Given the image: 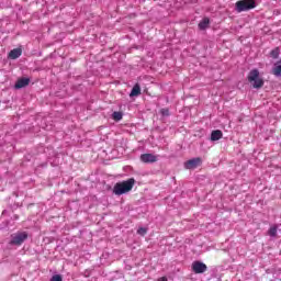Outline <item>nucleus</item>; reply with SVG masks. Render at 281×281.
Instances as JSON below:
<instances>
[{
    "label": "nucleus",
    "instance_id": "1",
    "mask_svg": "<svg viewBox=\"0 0 281 281\" xmlns=\"http://www.w3.org/2000/svg\"><path fill=\"white\" fill-rule=\"evenodd\" d=\"M133 186H135V179L130 178L123 182H117L114 184L113 194L116 196H122V194H126L133 190Z\"/></svg>",
    "mask_w": 281,
    "mask_h": 281
},
{
    "label": "nucleus",
    "instance_id": "2",
    "mask_svg": "<svg viewBox=\"0 0 281 281\" xmlns=\"http://www.w3.org/2000/svg\"><path fill=\"white\" fill-rule=\"evenodd\" d=\"M248 81L252 82L254 89H262L265 87V80L260 79L258 69H254L248 74Z\"/></svg>",
    "mask_w": 281,
    "mask_h": 281
},
{
    "label": "nucleus",
    "instance_id": "3",
    "mask_svg": "<svg viewBox=\"0 0 281 281\" xmlns=\"http://www.w3.org/2000/svg\"><path fill=\"white\" fill-rule=\"evenodd\" d=\"M256 8V0H239L235 3L236 12H248Z\"/></svg>",
    "mask_w": 281,
    "mask_h": 281
},
{
    "label": "nucleus",
    "instance_id": "4",
    "mask_svg": "<svg viewBox=\"0 0 281 281\" xmlns=\"http://www.w3.org/2000/svg\"><path fill=\"white\" fill-rule=\"evenodd\" d=\"M25 240H27V233L25 232L16 233L15 235L12 236L10 245L21 246L23 245V243H25Z\"/></svg>",
    "mask_w": 281,
    "mask_h": 281
},
{
    "label": "nucleus",
    "instance_id": "5",
    "mask_svg": "<svg viewBox=\"0 0 281 281\" xmlns=\"http://www.w3.org/2000/svg\"><path fill=\"white\" fill-rule=\"evenodd\" d=\"M202 162H203V160L201 158L196 157V158L186 161L184 168H186V170H194L195 168H199V166H201Z\"/></svg>",
    "mask_w": 281,
    "mask_h": 281
},
{
    "label": "nucleus",
    "instance_id": "6",
    "mask_svg": "<svg viewBox=\"0 0 281 281\" xmlns=\"http://www.w3.org/2000/svg\"><path fill=\"white\" fill-rule=\"evenodd\" d=\"M192 271L195 273H205L207 271V266L201 261H193Z\"/></svg>",
    "mask_w": 281,
    "mask_h": 281
},
{
    "label": "nucleus",
    "instance_id": "7",
    "mask_svg": "<svg viewBox=\"0 0 281 281\" xmlns=\"http://www.w3.org/2000/svg\"><path fill=\"white\" fill-rule=\"evenodd\" d=\"M157 156L153 154L140 155V161H143V164H155L157 162Z\"/></svg>",
    "mask_w": 281,
    "mask_h": 281
},
{
    "label": "nucleus",
    "instance_id": "8",
    "mask_svg": "<svg viewBox=\"0 0 281 281\" xmlns=\"http://www.w3.org/2000/svg\"><path fill=\"white\" fill-rule=\"evenodd\" d=\"M30 85V78H20L14 85L15 89H23Z\"/></svg>",
    "mask_w": 281,
    "mask_h": 281
},
{
    "label": "nucleus",
    "instance_id": "9",
    "mask_svg": "<svg viewBox=\"0 0 281 281\" xmlns=\"http://www.w3.org/2000/svg\"><path fill=\"white\" fill-rule=\"evenodd\" d=\"M22 54H23V49L14 48V49L10 50L9 58H11V60H16V58H21Z\"/></svg>",
    "mask_w": 281,
    "mask_h": 281
},
{
    "label": "nucleus",
    "instance_id": "10",
    "mask_svg": "<svg viewBox=\"0 0 281 281\" xmlns=\"http://www.w3.org/2000/svg\"><path fill=\"white\" fill-rule=\"evenodd\" d=\"M223 138V132L221 130H215L211 133V142H218Z\"/></svg>",
    "mask_w": 281,
    "mask_h": 281
},
{
    "label": "nucleus",
    "instance_id": "11",
    "mask_svg": "<svg viewBox=\"0 0 281 281\" xmlns=\"http://www.w3.org/2000/svg\"><path fill=\"white\" fill-rule=\"evenodd\" d=\"M137 95H142V88L139 87V83H136L131 93H130V98H137Z\"/></svg>",
    "mask_w": 281,
    "mask_h": 281
},
{
    "label": "nucleus",
    "instance_id": "12",
    "mask_svg": "<svg viewBox=\"0 0 281 281\" xmlns=\"http://www.w3.org/2000/svg\"><path fill=\"white\" fill-rule=\"evenodd\" d=\"M199 30H207L210 27V18H203L198 24Z\"/></svg>",
    "mask_w": 281,
    "mask_h": 281
},
{
    "label": "nucleus",
    "instance_id": "13",
    "mask_svg": "<svg viewBox=\"0 0 281 281\" xmlns=\"http://www.w3.org/2000/svg\"><path fill=\"white\" fill-rule=\"evenodd\" d=\"M123 117L122 112H113L112 114V119L114 120V122H120Z\"/></svg>",
    "mask_w": 281,
    "mask_h": 281
},
{
    "label": "nucleus",
    "instance_id": "14",
    "mask_svg": "<svg viewBox=\"0 0 281 281\" xmlns=\"http://www.w3.org/2000/svg\"><path fill=\"white\" fill-rule=\"evenodd\" d=\"M270 56L271 58H278V56H280V48H274L270 52Z\"/></svg>",
    "mask_w": 281,
    "mask_h": 281
},
{
    "label": "nucleus",
    "instance_id": "15",
    "mask_svg": "<svg viewBox=\"0 0 281 281\" xmlns=\"http://www.w3.org/2000/svg\"><path fill=\"white\" fill-rule=\"evenodd\" d=\"M272 74H273V76L280 77L281 76V65L274 67L272 69Z\"/></svg>",
    "mask_w": 281,
    "mask_h": 281
},
{
    "label": "nucleus",
    "instance_id": "16",
    "mask_svg": "<svg viewBox=\"0 0 281 281\" xmlns=\"http://www.w3.org/2000/svg\"><path fill=\"white\" fill-rule=\"evenodd\" d=\"M269 236H277L278 235V227L273 226L270 227V229L268 231Z\"/></svg>",
    "mask_w": 281,
    "mask_h": 281
},
{
    "label": "nucleus",
    "instance_id": "17",
    "mask_svg": "<svg viewBox=\"0 0 281 281\" xmlns=\"http://www.w3.org/2000/svg\"><path fill=\"white\" fill-rule=\"evenodd\" d=\"M147 233H148V229H146L145 227H139V228L137 229V234H138L139 236H146Z\"/></svg>",
    "mask_w": 281,
    "mask_h": 281
},
{
    "label": "nucleus",
    "instance_id": "18",
    "mask_svg": "<svg viewBox=\"0 0 281 281\" xmlns=\"http://www.w3.org/2000/svg\"><path fill=\"white\" fill-rule=\"evenodd\" d=\"M50 281H63V277L60 274H55L52 277Z\"/></svg>",
    "mask_w": 281,
    "mask_h": 281
},
{
    "label": "nucleus",
    "instance_id": "19",
    "mask_svg": "<svg viewBox=\"0 0 281 281\" xmlns=\"http://www.w3.org/2000/svg\"><path fill=\"white\" fill-rule=\"evenodd\" d=\"M161 114L162 115H170V111L168 109H162Z\"/></svg>",
    "mask_w": 281,
    "mask_h": 281
},
{
    "label": "nucleus",
    "instance_id": "20",
    "mask_svg": "<svg viewBox=\"0 0 281 281\" xmlns=\"http://www.w3.org/2000/svg\"><path fill=\"white\" fill-rule=\"evenodd\" d=\"M157 281H168L166 277L159 278Z\"/></svg>",
    "mask_w": 281,
    "mask_h": 281
}]
</instances>
